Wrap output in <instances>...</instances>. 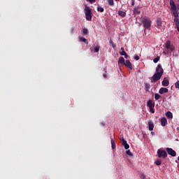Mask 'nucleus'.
Here are the masks:
<instances>
[{
	"instance_id": "nucleus-1",
	"label": "nucleus",
	"mask_w": 179,
	"mask_h": 179,
	"mask_svg": "<svg viewBox=\"0 0 179 179\" xmlns=\"http://www.w3.org/2000/svg\"><path fill=\"white\" fill-rule=\"evenodd\" d=\"M163 73H164V70L162 67V64H159L156 68L155 73L151 78V83H156V82L160 80Z\"/></svg>"
},
{
	"instance_id": "nucleus-2",
	"label": "nucleus",
	"mask_w": 179,
	"mask_h": 179,
	"mask_svg": "<svg viewBox=\"0 0 179 179\" xmlns=\"http://www.w3.org/2000/svg\"><path fill=\"white\" fill-rule=\"evenodd\" d=\"M84 10L86 20H88V22H92V8H90V7H89L87 5H85Z\"/></svg>"
},
{
	"instance_id": "nucleus-3",
	"label": "nucleus",
	"mask_w": 179,
	"mask_h": 179,
	"mask_svg": "<svg viewBox=\"0 0 179 179\" xmlns=\"http://www.w3.org/2000/svg\"><path fill=\"white\" fill-rule=\"evenodd\" d=\"M141 22L143 23L145 29H150V26H152V21L150 20V18L144 17L141 19Z\"/></svg>"
},
{
	"instance_id": "nucleus-4",
	"label": "nucleus",
	"mask_w": 179,
	"mask_h": 179,
	"mask_svg": "<svg viewBox=\"0 0 179 179\" xmlns=\"http://www.w3.org/2000/svg\"><path fill=\"white\" fill-rule=\"evenodd\" d=\"M157 155L158 157L159 158L166 159V157H167V152H166V151H164V150H158Z\"/></svg>"
},
{
	"instance_id": "nucleus-5",
	"label": "nucleus",
	"mask_w": 179,
	"mask_h": 179,
	"mask_svg": "<svg viewBox=\"0 0 179 179\" xmlns=\"http://www.w3.org/2000/svg\"><path fill=\"white\" fill-rule=\"evenodd\" d=\"M166 150L170 156H172L173 157H176V156H177V152H176L173 148H166Z\"/></svg>"
},
{
	"instance_id": "nucleus-6",
	"label": "nucleus",
	"mask_w": 179,
	"mask_h": 179,
	"mask_svg": "<svg viewBox=\"0 0 179 179\" xmlns=\"http://www.w3.org/2000/svg\"><path fill=\"white\" fill-rule=\"evenodd\" d=\"M123 65H125L127 68H129V69H131V71H132V64H131V62H129V60H126Z\"/></svg>"
},
{
	"instance_id": "nucleus-7",
	"label": "nucleus",
	"mask_w": 179,
	"mask_h": 179,
	"mask_svg": "<svg viewBox=\"0 0 179 179\" xmlns=\"http://www.w3.org/2000/svg\"><path fill=\"white\" fill-rule=\"evenodd\" d=\"M162 86H164V87H167L170 85V82L169 81V79L167 78H164L162 81Z\"/></svg>"
},
{
	"instance_id": "nucleus-8",
	"label": "nucleus",
	"mask_w": 179,
	"mask_h": 179,
	"mask_svg": "<svg viewBox=\"0 0 179 179\" xmlns=\"http://www.w3.org/2000/svg\"><path fill=\"white\" fill-rule=\"evenodd\" d=\"M159 94H164V93H169V89L166 87H161L159 90Z\"/></svg>"
},
{
	"instance_id": "nucleus-9",
	"label": "nucleus",
	"mask_w": 179,
	"mask_h": 179,
	"mask_svg": "<svg viewBox=\"0 0 179 179\" xmlns=\"http://www.w3.org/2000/svg\"><path fill=\"white\" fill-rule=\"evenodd\" d=\"M148 129L149 131H153L154 128H155V124L153 123V122H152V120L148 121Z\"/></svg>"
},
{
	"instance_id": "nucleus-10",
	"label": "nucleus",
	"mask_w": 179,
	"mask_h": 179,
	"mask_svg": "<svg viewBox=\"0 0 179 179\" xmlns=\"http://www.w3.org/2000/svg\"><path fill=\"white\" fill-rule=\"evenodd\" d=\"M122 145L124 146V149H129V145L127 143V141L124 138L122 139Z\"/></svg>"
},
{
	"instance_id": "nucleus-11",
	"label": "nucleus",
	"mask_w": 179,
	"mask_h": 179,
	"mask_svg": "<svg viewBox=\"0 0 179 179\" xmlns=\"http://www.w3.org/2000/svg\"><path fill=\"white\" fill-rule=\"evenodd\" d=\"M147 106L149 107V108H155V102L152 99H150L147 102Z\"/></svg>"
},
{
	"instance_id": "nucleus-12",
	"label": "nucleus",
	"mask_w": 179,
	"mask_h": 179,
	"mask_svg": "<svg viewBox=\"0 0 179 179\" xmlns=\"http://www.w3.org/2000/svg\"><path fill=\"white\" fill-rule=\"evenodd\" d=\"M161 124L162 127H166V125H167V119H166V117H162L161 119Z\"/></svg>"
},
{
	"instance_id": "nucleus-13",
	"label": "nucleus",
	"mask_w": 179,
	"mask_h": 179,
	"mask_svg": "<svg viewBox=\"0 0 179 179\" xmlns=\"http://www.w3.org/2000/svg\"><path fill=\"white\" fill-rule=\"evenodd\" d=\"M139 9H141V7L139 6L135 7L133 10L134 13H136V15H140L141 10H139Z\"/></svg>"
},
{
	"instance_id": "nucleus-14",
	"label": "nucleus",
	"mask_w": 179,
	"mask_h": 179,
	"mask_svg": "<svg viewBox=\"0 0 179 179\" xmlns=\"http://www.w3.org/2000/svg\"><path fill=\"white\" fill-rule=\"evenodd\" d=\"M166 117L169 120H171L173 118V113L170 111H168L166 113Z\"/></svg>"
},
{
	"instance_id": "nucleus-15",
	"label": "nucleus",
	"mask_w": 179,
	"mask_h": 179,
	"mask_svg": "<svg viewBox=\"0 0 179 179\" xmlns=\"http://www.w3.org/2000/svg\"><path fill=\"white\" fill-rule=\"evenodd\" d=\"M118 15H119V16H121L122 17H125V16H127V13H125L122 10H119Z\"/></svg>"
},
{
	"instance_id": "nucleus-16",
	"label": "nucleus",
	"mask_w": 179,
	"mask_h": 179,
	"mask_svg": "<svg viewBox=\"0 0 179 179\" xmlns=\"http://www.w3.org/2000/svg\"><path fill=\"white\" fill-rule=\"evenodd\" d=\"M118 64H121L122 65H124V64H125V59H124L123 57H120L119 58Z\"/></svg>"
},
{
	"instance_id": "nucleus-17",
	"label": "nucleus",
	"mask_w": 179,
	"mask_h": 179,
	"mask_svg": "<svg viewBox=\"0 0 179 179\" xmlns=\"http://www.w3.org/2000/svg\"><path fill=\"white\" fill-rule=\"evenodd\" d=\"M110 143H111L112 149H115V141L113 138H110Z\"/></svg>"
},
{
	"instance_id": "nucleus-18",
	"label": "nucleus",
	"mask_w": 179,
	"mask_h": 179,
	"mask_svg": "<svg viewBox=\"0 0 179 179\" xmlns=\"http://www.w3.org/2000/svg\"><path fill=\"white\" fill-rule=\"evenodd\" d=\"M80 40V41H82L83 43H85V44H89V41H87V39H86L84 37H81Z\"/></svg>"
},
{
	"instance_id": "nucleus-19",
	"label": "nucleus",
	"mask_w": 179,
	"mask_h": 179,
	"mask_svg": "<svg viewBox=\"0 0 179 179\" xmlns=\"http://www.w3.org/2000/svg\"><path fill=\"white\" fill-rule=\"evenodd\" d=\"M150 89V85L148 83L145 84V90H146V92H150L149 91Z\"/></svg>"
},
{
	"instance_id": "nucleus-20",
	"label": "nucleus",
	"mask_w": 179,
	"mask_h": 179,
	"mask_svg": "<svg viewBox=\"0 0 179 179\" xmlns=\"http://www.w3.org/2000/svg\"><path fill=\"white\" fill-rule=\"evenodd\" d=\"M120 55H125L127 52H125V49L124 48H121V52H120Z\"/></svg>"
},
{
	"instance_id": "nucleus-21",
	"label": "nucleus",
	"mask_w": 179,
	"mask_h": 179,
	"mask_svg": "<svg viewBox=\"0 0 179 179\" xmlns=\"http://www.w3.org/2000/svg\"><path fill=\"white\" fill-rule=\"evenodd\" d=\"M88 33H89V30H88L87 29L84 28V29H83V34L84 36H86V34H87Z\"/></svg>"
},
{
	"instance_id": "nucleus-22",
	"label": "nucleus",
	"mask_w": 179,
	"mask_h": 179,
	"mask_svg": "<svg viewBox=\"0 0 179 179\" xmlns=\"http://www.w3.org/2000/svg\"><path fill=\"white\" fill-rule=\"evenodd\" d=\"M159 61H160V57L157 56L156 58H155L153 59V62H155V64H157V62H159Z\"/></svg>"
},
{
	"instance_id": "nucleus-23",
	"label": "nucleus",
	"mask_w": 179,
	"mask_h": 179,
	"mask_svg": "<svg viewBox=\"0 0 179 179\" xmlns=\"http://www.w3.org/2000/svg\"><path fill=\"white\" fill-rule=\"evenodd\" d=\"M157 26H162V19L161 18L157 19Z\"/></svg>"
},
{
	"instance_id": "nucleus-24",
	"label": "nucleus",
	"mask_w": 179,
	"mask_h": 179,
	"mask_svg": "<svg viewBox=\"0 0 179 179\" xmlns=\"http://www.w3.org/2000/svg\"><path fill=\"white\" fill-rule=\"evenodd\" d=\"M160 97H162V96L157 93L155 94V100H159L160 99Z\"/></svg>"
},
{
	"instance_id": "nucleus-25",
	"label": "nucleus",
	"mask_w": 179,
	"mask_h": 179,
	"mask_svg": "<svg viewBox=\"0 0 179 179\" xmlns=\"http://www.w3.org/2000/svg\"><path fill=\"white\" fill-rule=\"evenodd\" d=\"M110 6H114V0H108Z\"/></svg>"
},
{
	"instance_id": "nucleus-26",
	"label": "nucleus",
	"mask_w": 179,
	"mask_h": 179,
	"mask_svg": "<svg viewBox=\"0 0 179 179\" xmlns=\"http://www.w3.org/2000/svg\"><path fill=\"white\" fill-rule=\"evenodd\" d=\"M171 10L176 11L177 10V6L176 4H173V6H171Z\"/></svg>"
},
{
	"instance_id": "nucleus-27",
	"label": "nucleus",
	"mask_w": 179,
	"mask_h": 179,
	"mask_svg": "<svg viewBox=\"0 0 179 179\" xmlns=\"http://www.w3.org/2000/svg\"><path fill=\"white\" fill-rule=\"evenodd\" d=\"M97 10H98V12H101L102 13V12H104V8L99 6L97 8Z\"/></svg>"
},
{
	"instance_id": "nucleus-28",
	"label": "nucleus",
	"mask_w": 179,
	"mask_h": 179,
	"mask_svg": "<svg viewBox=\"0 0 179 179\" xmlns=\"http://www.w3.org/2000/svg\"><path fill=\"white\" fill-rule=\"evenodd\" d=\"M174 23L176 26H179V19L178 18H174Z\"/></svg>"
},
{
	"instance_id": "nucleus-29",
	"label": "nucleus",
	"mask_w": 179,
	"mask_h": 179,
	"mask_svg": "<svg viewBox=\"0 0 179 179\" xmlns=\"http://www.w3.org/2000/svg\"><path fill=\"white\" fill-rule=\"evenodd\" d=\"M173 16L175 19H178V13H177V10L176 11H173Z\"/></svg>"
},
{
	"instance_id": "nucleus-30",
	"label": "nucleus",
	"mask_w": 179,
	"mask_h": 179,
	"mask_svg": "<svg viewBox=\"0 0 179 179\" xmlns=\"http://www.w3.org/2000/svg\"><path fill=\"white\" fill-rule=\"evenodd\" d=\"M99 51H100V46L96 45V46L94 48V52H99Z\"/></svg>"
},
{
	"instance_id": "nucleus-31",
	"label": "nucleus",
	"mask_w": 179,
	"mask_h": 179,
	"mask_svg": "<svg viewBox=\"0 0 179 179\" xmlns=\"http://www.w3.org/2000/svg\"><path fill=\"white\" fill-rule=\"evenodd\" d=\"M171 44H170V41H167L166 42V50H169V48H170V47H171Z\"/></svg>"
},
{
	"instance_id": "nucleus-32",
	"label": "nucleus",
	"mask_w": 179,
	"mask_h": 179,
	"mask_svg": "<svg viewBox=\"0 0 179 179\" xmlns=\"http://www.w3.org/2000/svg\"><path fill=\"white\" fill-rule=\"evenodd\" d=\"M105 73H103V76L105 79L107 78V69H104Z\"/></svg>"
},
{
	"instance_id": "nucleus-33",
	"label": "nucleus",
	"mask_w": 179,
	"mask_h": 179,
	"mask_svg": "<svg viewBox=\"0 0 179 179\" xmlns=\"http://www.w3.org/2000/svg\"><path fill=\"white\" fill-rule=\"evenodd\" d=\"M155 164H156L157 166H160V165L162 164V161H160V160H157V161L155 162Z\"/></svg>"
},
{
	"instance_id": "nucleus-34",
	"label": "nucleus",
	"mask_w": 179,
	"mask_h": 179,
	"mask_svg": "<svg viewBox=\"0 0 179 179\" xmlns=\"http://www.w3.org/2000/svg\"><path fill=\"white\" fill-rule=\"evenodd\" d=\"M169 3H170V6L176 5V3L174 2V0H170Z\"/></svg>"
},
{
	"instance_id": "nucleus-35",
	"label": "nucleus",
	"mask_w": 179,
	"mask_h": 179,
	"mask_svg": "<svg viewBox=\"0 0 179 179\" xmlns=\"http://www.w3.org/2000/svg\"><path fill=\"white\" fill-rule=\"evenodd\" d=\"M126 154L128 155V156H132V152H131L129 150L126 151Z\"/></svg>"
},
{
	"instance_id": "nucleus-36",
	"label": "nucleus",
	"mask_w": 179,
	"mask_h": 179,
	"mask_svg": "<svg viewBox=\"0 0 179 179\" xmlns=\"http://www.w3.org/2000/svg\"><path fill=\"white\" fill-rule=\"evenodd\" d=\"M175 87H176V89H179V80H178V81L175 83Z\"/></svg>"
},
{
	"instance_id": "nucleus-37",
	"label": "nucleus",
	"mask_w": 179,
	"mask_h": 179,
	"mask_svg": "<svg viewBox=\"0 0 179 179\" xmlns=\"http://www.w3.org/2000/svg\"><path fill=\"white\" fill-rule=\"evenodd\" d=\"M150 112L155 114V108H150Z\"/></svg>"
},
{
	"instance_id": "nucleus-38",
	"label": "nucleus",
	"mask_w": 179,
	"mask_h": 179,
	"mask_svg": "<svg viewBox=\"0 0 179 179\" xmlns=\"http://www.w3.org/2000/svg\"><path fill=\"white\" fill-rule=\"evenodd\" d=\"M169 50H170L171 51H173V50H175L174 45H171Z\"/></svg>"
},
{
	"instance_id": "nucleus-39",
	"label": "nucleus",
	"mask_w": 179,
	"mask_h": 179,
	"mask_svg": "<svg viewBox=\"0 0 179 179\" xmlns=\"http://www.w3.org/2000/svg\"><path fill=\"white\" fill-rule=\"evenodd\" d=\"M134 59H135L136 61H139V59H140L139 56H138V55L135 56V57H134Z\"/></svg>"
},
{
	"instance_id": "nucleus-40",
	"label": "nucleus",
	"mask_w": 179,
	"mask_h": 179,
	"mask_svg": "<svg viewBox=\"0 0 179 179\" xmlns=\"http://www.w3.org/2000/svg\"><path fill=\"white\" fill-rule=\"evenodd\" d=\"M87 2H90V3H93L94 2H96V0H86Z\"/></svg>"
},
{
	"instance_id": "nucleus-41",
	"label": "nucleus",
	"mask_w": 179,
	"mask_h": 179,
	"mask_svg": "<svg viewBox=\"0 0 179 179\" xmlns=\"http://www.w3.org/2000/svg\"><path fill=\"white\" fill-rule=\"evenodd\" d=\"M71 34H73V33H75V28H73V27L71 28Z\"/></svg>"
},
{
	"instance_id": "nucleus-42",
	"label": "nucleus",
	"mask_w": 179,
	"mask_h": 179,
	"mask_svg": "<svg viewBox=\"0 0 179 179\" xmlns=\"http://www.w3.org/2000/svg\"><path fill=\"white\" fill-rule=\"evenodd\" d=\"M151 135H152V136H155L156 134L155 133V131H151Z\"/></svg>"
},
{
	"instance_id": "nucleus-43",
	"label": "nucleus",
	"mask_w": 179,
	"mask_h": 179,
	"mask_svg": "<svg viewBox=\"0 0 179 179\" xmlns=\"http://www.w3.org/2000/svg\"><path fill=\"white\" fill-rule=\"evenodd\" d=\"M131 5H132V6H134L135 5V1L132 0Z\"/></svg>"
},
{
	"instance_id": "nucleus-44",
	"label": "nucleus",
	"mask_w": 179,
	"mask_h": 179,
	"mask_svg": "<svg viewBox=\"0 0 179 179\" xmlns=\"http://www.w3.org/2000/svg\"><path fill=\"white\" fill-rule=\"evenodd\" d=\"M124 58L127 59H128V55L126 53L125 55H124Z\"/></svg>"
},
{
	"instance_id": "nucleus-45",
	"label": "nucleus",
	"mask_w": 179,
	"mask_h": 179,
	"mask_svg": "<svg viewBox=\"0 0 179 179\" xmlns=\"http://www.w3.org/2000/svg\"><path fill=\"white\" fill-rule=\"evenodd\" d=\"M176 29H177L178 31L179 32V25L176 26Z\"/></svg>"
},
{
	"instance_id": "nucleus-46",
	"label": "nucleus",
	"mask_w": 179,
	"mask_h": 179,
	"mask_svg": "<svg viewBox=\"0 0 179 179\" xmlns=\"http://www.w3.org/2000/svg\"><path fill=\"white\" fill-rule=\"evenodd\" d=\"M178 162H179V157H178Z\"/></svg>"
},
{
	"instance_id": "nucleus-47",
	"label": "nucleus",
	"mask_w": 179,
	"mask_h": 179,
	"mask_svg": "<svg viewBox=\"0 0 179 179\" xmlns=\"http://www.w3.org/2000/svg\"><path fill=\"white\" fill-rule=\"evenodd\" d=\"M102 125H104V123H102Z\"/></svg>"
},
{
	"instance_id": "nucleus-48",
	"label": "nucleus",
	"mask_w": 179,
	"mask_h": 179,
	"mask_svg": "<svg viewBox=\"0 0 179 179\" xmlns=\"http://www.w3.org/2000/svg\"><path fill=\"white\" fill-rule=\"evenodd\" d=\"M115 1H120V0H115Z\"/></svg>"
}]
</instances>
